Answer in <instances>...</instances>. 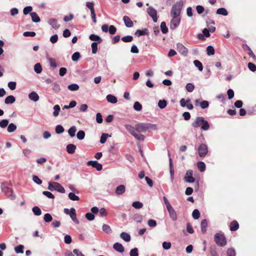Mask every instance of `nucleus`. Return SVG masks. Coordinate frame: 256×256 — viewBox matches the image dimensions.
Returning a JSON list of instances; mask_svg holds the SVG:
<instances>
[{
  "mask_svg": "<svg viewBox=\"0 0 256 256\" xmlns=\"http://www.w3.org/2000/svg\"><path fill=\"white\" fill-rule=\"evenodd\" d=\"M184 2L182 0L176 2L172 6L170 16H180Z\"/></svg>",
  "mask_w": 256,
  "mask_h": 256,
  "instance_id": "1",
  "label": "nucleus"
},
{
  "mask_svg": "<svg viewBox=\"0 0 256 256\" xmlns=\"http://www.w3.org/2000/svg\"><path fill=\"white\" fill-rule=\"evenodd\" d=\"M8 184L12 185L11 182H2L1 184L2 190L9 198L14 200L16 198V196L14 194L12 190L7 186Z\"/></svg>",
  "mask_w": 256,
  "mask_h": 256,
  "instance_id": "2",
  "label": "nucleus"
},
{
  "mask_svg": "<svg viewBox=\"0 0 256 256\" xmlns=\"http://www.w3.org/2000/svg\"><path fill=\"white\" fill-rule=\"evenodd\" d=\"M136 129L138 132H144L150 130H156V126L152 124L139 123L136 125Z\"/></svg>",
  "mask_w": 256,
  "mask_h": 256,
  "instance_id": "3",
  "label": "nucleus"
},
{
  "mask_svg": "<svg viewBox=\"0 0 256 256\" xmlns=\"http://www.w3.org/2000/svg\"><path fill=\"white\" fill-rule=\"evenodd\" d=\"M125 128L133 136L136 140H144V136L140 134L136 133V127L134 128L132 126L128 124L124 125Z\"/></svg>",
  "mask_w": 256,
  "mask_h": 256,
  "instance_id": "4",
  "label": "nucleus"
},
{
  "mask_svg": "<svg viewBox=\"0 0 256 256\" xmlns=\"http://www.w3.org/2000/svg\"><path fill=\"white\" fill-rule=\"evenodd\" d=\"M48 188L50 191L56 190L60 193L65 192V190L64 187L57 182H49Z\"/></svg>",
  "mask_w": 256,
  "mask_h": 256,
  "instance_id": "5",
  "label": "nucleus"
},
{
  "mask_svg": "<svg viewBox=\"0 0 256 256\" xmlns=\"http://www.w3.org/2000/svg\"><path fill=\"white\" fill-rule=\"evenodd\" d=\"M208 152V146L204 144L200 145L198 148V154L200 157H204Z\"/></svg>",
  "mask_w": 256,
  "mask_h": 256,
  "instance_id": "6",
  "label": "nucleus"
},
{
  "mask_svg": "<svg viewBox=\"0 0 256 256\" xmlns=\"http://www.w3.org/2000/svg\"><path fill=\"white\" fill-rule=\"evenodd\" d=\"M170 21V28L172 30H175L180 24V16H172Z\"/></svg>",
  "mask_w": 256,
  "mask_h": 256,
  "instance_id": "7",
  "label": "nucleus"
},
{
  "mask_svg": "<svg viewBox=\"0 0 256 256\" xmlns=\"http://www.w3.org/2000/svg\"><path fill=\"white\" fill-rule=\"evenodd\" d=\"M177 50L183 56H188V50L182 44L178 43L176 44Z\"/></svg>",
  "mask_w": 256,
  "mask_h": 256,
  "instance_id": "8",
  "label": "nucleus"
},
{
  "mask_svg": "<svg viewBox=\"0 0 256 256\" xmlns=\"http://www.w3.org/2000/svg\"><path fill=\"white\" fill-rule=\"evenodd\" d=\"M147 12L148 15L152 17L154 22H156L158 20L156 10L152 6H150L147 9Z\"/></svg>",
  "mask_w": 256,
  "mask_h": 256,
  "instance_id": "9",
  "label": "nucleus"
},
{
  "mask_svg": "<svg viewBox=\"0 0 256 256\" xmlns=\"http://www.w3.org/2000/svg\"><path fill=\"white\" fill-rule=\"evenodd\" d=\"M88 166H90L94 168H96V170L98 171H100L102 168V164L98 163L96 160H90L87 162Z\"/></svg>",
  "mask_w": 256,
  "mask_h": 256,
  "instance_id": "10",
  "label": "nucleus"
},
{
  "mask_svg": "<svg viewBox=\"0 0 256 256\" xmlns=\"http://www.w3.org/2000/svg\"><path fill=\"white\" fill-rule=\"evenodd\" d=\"M193 172L192 170H188L186 172L184 180L187 182H194V178L192 176Z\"/></svg>",
  "mask_w": 256,
  "mask_h": 256,
  "instance_id": "11",
  "label": "nucleus"
},
{
  "mask_svg": "<svg viewBox=\"0 0 256 256\" xmlns=\"http://www.w3.org/2000/svg\"><path fill=\"white\" fill-rule=\"evenodd\" d=\"M222 237V234L216 233L215 234L214 238V242L216 244L220 246H224V240H219V238H220Z\"/></svg>",
  "mask_w": 256,
  "mask_h": 256,
  "instance_id": "12",
  "label": "nucleus"
},
{
  "mask_svg": "<svg viewBox=\"0 0 256 256\" xmlns=\"http://www.w3.org/2000/svg\"><path fill=\"white\" fill-rule=\"evenodd\" d=\"M167 210L169 213L170 217V218L172 220L176 221L177 220V214L174 208L172 206L167 208Z\"/></svg>",
  "mask_w": 256,
  "mask_h": 256,
  "instance_id": "13",
  "label": "nucleus"
},
{
  "mask_svg": "<svg viewBox=\"0 0 256 256\" xmlns=\"http://www.w3.org/2000/svg\"><path fill=\"white\" fill-rule=\"evenodd\" d=\"M242 48L244 50H248V56L252 57L253 58V60L256 62V56L254 55V52H252V50H251L249 46H248L246 44H242Z\"/></svg>",
  "mask_w": 256,
  "mask_h": 256,
  "instance_id": "14",
  "label": "nucleus"
},
{
  "mask_svg": "<svg viewBox=\"0 0 256 256\" xmlns=\"http://www.w3.org/2000/svg\"><path fill=\"white\" fill-rule=\"evenodd\" d=\"M69 215L74 222H75L76 224H78L79 223V221L76 218V212L74 208H72L70 209V212Z\"/></svg>",
  "mask_w": 256,
  "mask_h": 256,
  "instance_id": "15",
  "label": "nucleus"
},
{
  "mask_svg": "<svg viewBox=\"0 0 256 256\" xmlns=\"http://www.w3.org/2000/svg\"><path fill=\"white\" fill-rule=\"evenodd\" d=\"M194 102L196 106L200 105L202 109L207 108L209 106V102L207 100H202L200 102L198 100H196Z\"/></svg>",
  "mask_w": 256,
  "mask_h": 256,
  "instance_id": "16",
  "label": "nucleus"
},
{
  "mask_svg": "<svg viewBox=\"0 0 256 256\" xmlns=\"http://www.w3.org/2000/svg\"><path fill=\"white\" fill-rule=\"evenodd\" d=\"M229 228L230 231H236L239 228V224L236 220H234L230 224Z\"/></svg>",
  "mask_w": 256,
  "mask_h": 256,
  "instance_id": "17",
  "label": "nucleus"
},
{
  "mask_svg": "<svg viewBox=\"0 0 256 256\" xmlns=\"http://www.w3.org/2000/svg\"><path fill=\"white\" fill-rule=\"evenodd\" d=\"M123 20L126 27L132 28L134 26L133 22L128 16H124Z\"/></svg>",
  "mask_w": 256,
  "mask_h": 256,
  "instance_id": "18",
  "label": "nucleus"
},
{
  "mask_svg": "<svg viewBox=\"0 0 256 256\" xmlns=\"http://www.w3.org/2000/svg\"><path fill=\"white\" fill-rule=\"evenodd\" d=\"M126 192V187L124 185L121 184L117 186L116 189L115 193L116 195H121Z\"/></svg>",
  "mask_w": 256,
  "mask_h": 256,
  "instance_id": "19",
  "label": "nucleus"
},
{
  "mask_svg": "<svg viewBox=\"0 0 256 256\" xmlns=\"http://www.w3.org/2000/svg\"><path fill=\"white\" fill-rule=\"evenodd\" d=\"M113 248L114 250L119 252H123L124 250L123 246L119 242H116L114 244Z\"/></svg>",
  "mask_w": 256,
  "mask_h": 256,
  "instance_id": "20",
  "label": "nucleus"
},
{
  "mask_svg": "<svg viewBox=\"0 0 256 256\" xmlns=\"http://www.w3.org/2000/svg\"><path fill=\"white\" fill-rule=\"evenodd\" d=\"M202 122H204V118L197 117L195 122L192 124V126L194 128H198L202 126Z\"/></svg>",
  "mask_w": 256,
  "mask_h": 256,
  "instance_id": "21",
  "label": "nucleus"
},
{
  "mask_svg": "<svg viewBox=\"0 0 256 256\" xmlns=\"http://www.w3.org/2000/svg\"><path fill=\"white\" fill-rule=\"evenodd\" d=\"M49 24L52 26L53 28L58 29L59 28L60 25L58 23V21L55 18H50L48 20Z\"/></svg>",
  "mask_w": 256,
  "mask_h": 256,
  "instance_id": "22",
  "label": "nucleus"
},
{
  "mask_svg": "<svg viewBox=\"0 0 256 256\" xmlns=\"http://www.w3.org/2000/svg\"><path fill=\"white\" fill-rule=\"evenodd\" d=\"M28 98L30 100L34 102L38 101L39 100V96L35 92H32L28 94Z\"/></svg>",
  "mask_w": 256,
  "mask_h": 256,
  "instance_id": "23",
  "label": "nucleus"
},
{
  "mask_svg": "<svg viewBox=\"0 0 256 256\" xmlns=\"http://www.w3.org/2000/svg\"><path fill=\"white\" fill-rule=\"evenodd\" d=\"M76 146L74 144H68L66 146V151L70 154L74 153L76 150Z\"/></svg>",
  "mask_w": 256,
  "mask_h": 256,
  "instance_id": "24",
  "label": "nucleus"
},
{
  "mask_svg": "<svg viewBox=\"0 0 256 256\" xmlns=\"http://www.w3.org/2000/svg\"><path fill=\"white\" fill-rule=\"evenodd\" d=\"M89 38L92 41H96V42H98L99 44L101 43L102 41V38L98 36L92 34L89 36Z\"/></svg>",
  "mask_w": 256,
  "mask_h": 256,
  "instance_id": "25",
  "label": "nucleus"
},
{
  "mask_svg": "<svg viewBox=\"0 0 256 256\" xmlns=\"http://www.w3.org/2000/svg\"><path fill=\"white\" fill-rule=\"evenodd\" d=\"M120 237L126 242H128L130 240V236L127 232H122L120 234Z\"/></svg>",
  "mask_w": 256,
  "mask_h": 256,
  "instance_id": "26",
  "label": "nucleus"
},
{
  "mask_svg": "<svg viewBox=\"0 0 256 256\" xmlns=\"http://www.w3.org/2000/svg\"><path fill=\"white\" fill-rule=\"evenodd\" d=\"M30 15L32 18V21L34 22H39L40 21V19L38 16V14L36 12H30Z\"/></svg>",
  "mask_w": 256,
  "mask_h": 256,
  "instance_id": "27",
  "label": "nucleus"
},
{
  "mask_svg": "<svg viewBox=\"0 0 256 256\" xmlns=\"http://www.w3.org/2000/svg\"><path fill=\"white\" fill-rule=\"evenodd\" d=\"M16 101V98L13 96H7L4 100V102L6 104H12Z\"/></svg>",
  "mask_w": 256,
  "mask_h": 256,
  "instance_id": "28",
  "label": "nucleus"
},
{
  "mask_svg": "<svg viewBox=\"0 0 256 256\" xmlns=\"http://www.w3.org/2000/svg\"><path fill=\"white\" fill-rule=\"evenodd\" d=\"M106 100L109 102L111 104H116L118 101L117 98L115 96L110 94L107 95Z\"/></svg>",
  "mask_w": 256,
  "mask_h": 256,
  "instance_id": "29",
  "label": "nucleus"
},
{
  "mask_svg": "<svg viewBox=\"0 0 256 256\" xmlns=\"http://www.w3.org/2000/svg\"><path fill=\"white\" fill-rule=\"evenodd\" d=\"M148 34V31L147 28H144L142 30H138L135 32V34L138 36H140L142 35H147Z\"/></svg>",
  "mask_w": 256,
  "mask_h": 256,
  "instance_id": "30",
  "label": "nucleus"
},
{
  "mask_svg": "<svg viewBox=\"0 0 256 256\" xmlns=\"http://www.w3.org/2000/svg\"><path fill=\"white\" fill-rule=\"evenodd\" d=\"M208 226V222L206 220H203L201 222L200 228L202 232L204 233L206 230V228Z\"/></svg>",
  "mask_w": 256,
  "mask_h": 256,
  "instance_id": "31",
  "label": "nucleus"
},
{
  "mask_svg": "<svg viewBox=\"0 0 256 256\" xmlns=\"http://www.w3.org/2000/svg\"><path fill=\"white\" fill-rule=\"evenodd\" d=\"M53 109L54 110L52 115L54 117H56L58 116L60 112V108L59 105L56 104L54 106Z\"/></svg>",
  "mask_w": 256,
  "mask_h": 256,
  "instance_id": "32",
  "label": "nucleus"
},
{
  "mask_svg": "<svg viewBox=\"0 0 256 256\" xmlns=\"http://www.w3.org/2000/svg\"><path fill=\"white\" fill-rule=\"evenodd\" d=\"M16 128L15 124L10 123L8 126L7 130L8 132H12L16 130Z\"/></svg>",
  "mask_w": 256,
  "mask_h": 256,
  "instance_id": "33",
  "label": "nucleus"
},
{
  "mask_svg": "<svg viewBox=\"0 0 256 256\" xmlns=\"http://www.w3.org/2000/svg\"><path fill=\"white\" fill-rule=\"evenodd\" d=\"M197 167L200 172H204L206 170V165L203 162H198L197 163Z\"/></svg>",
  "mask_w": 256,
  "mask_h": 256,
  "instance_id": "34",
  "label": "nucleus"
},
{
  "mask_svg": "<svg viewBox=\"0 0 256 256\" xmlns=\"http://www.w3.org/2000/svg\"><path fill=\"white\" fill-rule=\"evenodd\" d=\"M76 128L75 126H72L68 130V134L72 138L75 136Z\"/></svg>",
  "mask_w": 256,
  "mask_h": 256,
  "instance_id": "35",
  "label": "nucleus"
},
{
  "mask_svg": "<svg viewBox=\"0 0 256 256\" xmlns=\"http://www.w3.org/2000/svg\"><path fill=\"white\" fill-rule=\"evenodd\" d=\"M32 211L34 214L36 216H39L42 214V210L40 208L37 206H34L32 208Z\"/></svg>",
  "mask_w": 256,
  "mask_h": 256,
  "instance_id": "36",
  "label": "nucleus"
},
{
  "mask_svg": "<svg viewBox=\"0 0 256 256\" xmlns=\"http://www.w3.org/2000/svg\"><path fill=\"white\" fill-rule=\"evenodd\" d=\"M209 128H210V124H209L208 122L206 120H204V122H202V124L201 126V128L202 130H207L209 129Z\"/></svg>",
  "mask_w": 256,
  "mask_h": 256,
  "instance_id": "37",
  "label": "nucleus"
},
{
  "mask_svg": "<svg viewBox=\"0 0 256 256\" xmlns=\"http://www.w3.org/2000/svg\"><path fill=\"white\" fill-rule=\"evenodd\" d=\"M102 230L106 234H110L112 232L110 227L106 224H104L102 226Z\"/></svg>",
  "mask_w": 256,
  "mask_h": 256,
  "instance_id": "38",
  "label": "nucleus"
},
{
  "mask_svg": "<svg viewBox=\"0 0 256 256\" xmlns=\"http://www.w3.org/2000/svg\"><path fill=\"white\" fill-rule=\"evenodd\" d=\"M64 127L60 124L57 125L55 128V132L57 134H60L64 132Z\"/></svg>",
  "mask_w": 256,
  "mask_h": 256,
  "instance_id": "39",
  "label": "nucleus"
},
{
  "mask_svg": "<svg viewBox=\"0 0 256 256\" xmlns=\"http://www.w3.org/2000/svg\"><path fill=\"white\" fill-rule=\"evenodd\" d=\"M132 206L136 209H140L142 208L143 204L140 202L136 201L132 202Z\"/></svg>",
  "mask_w": 256,
  "mask_h": 256,
  "instance_id": "40",
  "label": "nucleus"
},
{
  "mask_svg": "<svg viewBox=\"0 0 256 256\" xmlns=\"http://www.w3.org/2000/svg\"><path fill=\"white\" fill-rule=\"evenodd\" d=\"M68 88L72 91L78 90L79 89V86L76 84H70L68 86Z\"/></svg>",
  "mask_w": 256,
  "mask_h": 256,
  "instance_id": "41",
  "label": "nucleus"
},
{
  "mask_svg": "<svg viewBox=\"0 0 256 256\" xmlns=\"http://www.w3.org/2000/svg\"><path fill=\"white\" fill-rule=\"evenodd\" d=\"M194 66L198 68V70L200 72H202L203 70V66L202 63L198 60H194Z\"/></svg>",
  "mask_w": 256,
  "mask_h": 256,
  "instance_id": "42",
  "label": "nucleus"
},
{
  "mask_svg": "<svg viewBox=\"0 0 256 256\" xmlns=\"http://www.w3.org/2000/svg\"><path fill=\"white\" fill-rule=\"evenodd\" d=\"M85 136V132L84 130H79L76 134V137L79 140H82L84 139Z\"/></svg>",
  "mask_w": 256,
  "mask_h": 256,
  "instance_id": "43",
  "label": "nucleus"
},
{
  "mask_svg": "<svg viewBox=\"0 0 256 256\" xmlns=\"http://www.w3.org/2000/svg\"><path fill=\"white\" fill-rule=\"evenodd\" d=\"M24 246L22 244H20L19 246L14 248V250L16 253L17 254H23L24 253Z\"/></svg>",
  "mask_w": 256,
  "mask_h": 256,
  "instance_id": "44",
  "label": "nucleus"
},
{
  "mask_svg": "<svg viewBox=\"0 0 256 256\" xmlns=\"http://www.w3.org/2000/svg\"><path fill=\"white\" fill-rule=\"evenodd\" d=\"M167 102L164 100H160L158 102V106L161 109L165 108Z\"/></svg>",
  "mask_w": 256,
  "mask_h": 256,
  "instance_id": "45",
  "label": "nucleus"
},
{
  "mask_svg": "<svg viewBox=\"0 0 256 256\" xmlns=\"http://www.w3.org/2000/svg\"><path fill=\"white\" fill-rule=\"evenodd\" d=\"M206 54L209 56L214 55V48L211 46H208L206 48Z\"/></svg>",
  "mask_w": 256,
  "mask_h": 256,
  "instance_id": "46",
  "label": "nucleus"
},
{
  "mask_svg": "<svg viewBox=\"0 0 256 256\" xmlns=\"http://www.w3.org/2000/svg\"><path fill=\"white\" fill-rule=\"evenodd\" d=\"M160 29L162 32L165 34L168 32V28L166 26V23L164 22H162L160 24Z\"/></svg>",
  "mask_w": 256,
  "mask_h": 256,
  "instance_id": "47",
  "label": "nucleus"
},
{
  "mask_svg": "<svg viewBox=\"0 0 256 256\" xmlns=\"http://www.w3.org/2000/svg\"><path fill=\"white\" fill-rule=\"evenodd\" d=\"M228 99L230 100L234 98V92L232 89L230 88L226 92Z\"/></svg>",
  "mask_w": 256,
  "mask_h": 256,
  "instance_id": "48",
  "label": "nucleus"
},
{
  "mask_svg": "<svg viewBox=\"0 0 256 256\" xmlns=\"http://www.w3.org/2000/svg\"><path fill=\"white\" fill-rule=\"evenodd\" d=\"M34 70L37 74H40L42 71V68L40 63L36 64L34 66Z\"/></svg>",
  "mask_w": 256,
  "mask_h": 256,
  "instance_id": "49",
  "label": "nucleus"
},
{
  "mask_svg": "<svg viewBox=\"0 0 256 256\" xmlns=\"http://www.w3.org/2000/svg\"><path fill=\"white\" fill-rule=\"evenodd\" d=\"M227 256H236V250L234 248H228L226 251Z\"/></svg>",
  "mask_w": 256,
  "mask_h": 256,
  "instance_id": "50",
  "label": "nucleus"
},
{
  "mask_svg": "<svg viewBox=\"0 0 256 256\" xmlns=\"http://www.w3.org/2000/svg\"><path fill=\"white\" fill-rule=\"evenodd\" d=\"M192 216L194 220H198L200 216L199 210L198 209L194 210L192 213Z\"/></svg>",
  "mask_w": 256,
  "mask_h": 256,
  "instance_id": "51",
  "label": "nucleus"
},
{
  "mask_svg": "<svg viewBox=\"0 0 256 256\" xmlns=\"http://www.w3.org/2000/svg\"><path fill=\"white\" fill-rule=\"evenodd\" d=\"M8 124V120L6 119L2 120L0 121V127L2 128H6Z\"/></svg>",
  "mask_w": 256,
  "mask_h": 256,
  "instance_id": "52",
  "label": "nucleus"
},
{
  "mask_svg": "<svg viewBox=\"0 0 256 256\" xmlns=\"http://www.w3.org/2000/svg\"><path fill=\"white\" fill-rule=\"evenodd\" d=\"M98 44H99V43L96 42H92V44H91L92 53L94 54H96L98 51Z\"/></svg>",
  "mask_w": 256,
  "mask_h": 256,
  "instance_id": "53",
  "label": "nucleus"
},
{
  "mask_svg": "<svg viewBox=\"0 0 256 256\" xmlns=\"http://www.w3.org/2000/svg\"><path fill=\"white\" fill-rule=\"evenodd\" d=\"M134 108L136 111H140L142 109V106L138 102H136L134 104Z\"/></svg>",
  "mask_w": 256,
  "mask_h": 256,
  "instance_id": "54",
  "label": "nucleus"
},
{
  "mask_svg": "<svg viewBox=\"0 0 256 256\" xmlns=\"http://www.w3.org/2000/svg\"><path fill=\"white\" fill-rule=\"evenodd\" d=\"M122 40L125 42H130L133 40V37L131 36H126L122 37Z\"/></svg>",
  "mask_w": 256,
  "mask_h": 256,
  "instance_id": "55",
  "label": "nucleus"
},
{
  "mask_svg": "<svg viewBox=\"0 0 256 256\" xmlns=\"http://www.w3.org/2000/svg\"><path fill=\"white\" fill-rule=\"evenodd\" d=\"M68 198L70 200H74V201L78 200L80 199L79 197L78 196H76L73 192L69 193Z\"/></svg>",
  "mask_w": 256,
  "mask_h": 256,
  "instance_id": "56",
  "label": "nucleus"
},
{
  "mask_svg": "<svg viewBox=\"0 0 256 256\" xmlns=\"http://www.w3.org/2000/svg\"><path fill=\"white\" fill-rule=\"evenodd\" d=\"M32 6H27L23 10V13L24 15H27L29 13L32 12Z\"/></svg>",
  "mask_w": 256,
  "mask_h": 256,
  "instance_id": "57",
  "label": "nucleus"
},
{
  "mask_svg": "<svg viewBox=\"0 0 256 256\" xmlns=\"http://www.w3.org/2000/svg\"><path fill=\"white\" fill-rule=\"evenodd\" d=\"M44 220L46 222H49L52 220V218L50 214L47 213L44 215Z\"/></svg>",
  "mask_w": 256,
  "mask_h": 256,
  "instance_id": "58",
  "label": "nucleus"
},
{
  "mask_svg": "<svg viewBox=\"0 0 256 256\" xmlns=\"http://www.w3.org/2000/svg\"><path fill=\"white\" fill-rule=\"evenodd\" d=\"M248 69L252 72H254L256 71V65L252 62H250L248 64Z\"/></svg>",
  "mask_w": 256,
  "mask_h": 256,
  "instance_id": "59",
  "label": "nucleus"
},
{
  "mask_svg": "<svg viewBox=\"0 0 256 256\" xmlns=\"http://www.w3.org/2000/svg\"><path fill=\"white\" fill-rule=\"evenodd\" d=\"M108 136H109L108 134H102L100 137V142L102 144L105 143Z\"/></svg>",
  "mask_w": 256,
  "mask_h": 256,
  "instance_id": "60",
  "label": "nucleus"
},
{
  "mask_svg": "<svg viewBox=\"0 0 256 256\" xmlns=\"http://www.w3.org/2000/svg\"><path fill=\"white\" fill-rule=\"evenodd\" d=\"M186 88L188 92H192L194 88V86L192 83H188L186 84Z\"/></svg>",
  "mask_w": 256,
  "mask_h": 256,
  "instance_id": "61",
  "label": "nucleus"
},
{
  "mask_svg": "<svg viewBox=\"0 0 256 256\" xmlns=\"http://www.w3.org/2000/svg\"><path fill=\"white\" fill-rule=\"evenodd\" d=\"M80 55L78 52H75L72 56L73 61L76 62L80 58Z\"/></svg>",
  "mask_w": 256,
  "mask_h": 256,
  "instance_id": "62",
  "label": "nucleus"
},
{
  "mask_svg": "<svg viewBox=\"0 0 256 256\" xmlns=\"http://www.w3.org/2000/svg\"><path fill=\"white\" fill-rule=\"evenodd\" d=\"M85 216L86 218L90 221L93 220L94 219V216L92 213L88 212L86 214Z\"/></svg>",
  "mask_w": 256,
  "mask_h": 256,
  "instance_id": "63",
  "label": "nucleus"
},
{
  "mask_svg": "<svg viewBox=\"0 0 256 256\" xmlns=\"http://www.w3.org/2000/svg\"><path fill=\"white\" fill-rule=\"evenodd\" d=\"M130 256H138V249L136 248L132 249L130 252Z\"/></svg>",
  "mask_w": 256,
  "mask_h": 256,
  "instance_id": "64",
  "label": "nucleus"
}]
</instances>
